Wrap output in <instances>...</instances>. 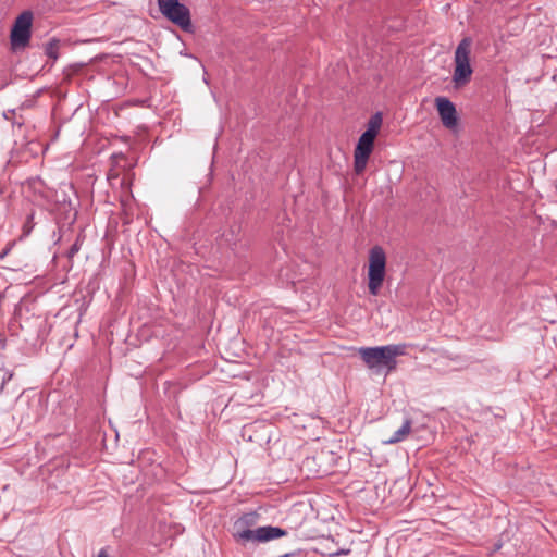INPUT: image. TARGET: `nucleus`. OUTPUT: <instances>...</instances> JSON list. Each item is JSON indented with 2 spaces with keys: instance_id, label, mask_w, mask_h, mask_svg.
Returning a JSON list of instances; mask_svg holds the SVG:
<instances>
[{
  "instance_id": "nucleus-1",
  "label": "nucleus",
  "mask_w": 557,
  "mask_h": 557,
  "mask_svg": "<svg viewBox=\"0 0 557 557\" xmlns=\"http://www.w3.org/2000/svg\"><path fill=\"white\" fill-rule=\"evenodd\" d=\"M358 354L366 367L375 374L387 375L397 367V357L406 354L405 344L359 347Z\"/></svg>"
},
{
  "instance_id": "nucleus-2",
  "label": "nucleus",
  "mask_w": 557,
  "mask_h": 557,
  "mask_svg": "<svg viewBox=\"0 0 557 557\" xmlns=\"http://www.w3.org/2000/svg\"><path fill=\"white\" fill-rule=\"evenodd\" d=\"M257 516L255 513H248L239 518L234 523V536L243 543H265L287 534V532L278 527H259L257 529H250L249 524L256 521Z\"/></svg>"
},
{
  "instance_id": "nucleus-3",
  "label": "nucleus",
  "mask_w": 557,
  "mask_h": 557,
  "mask_svg": "<svg viewBox=\"0 0 557 557\" xmlns=\"http://www.w3.org/2000/svg\"><path fill=\"white\" fill-rule=\"evenodd\" d=\"M386 271V255L381 246H374L369 251L368 288L376 296L383 285Z\"/></svg>"
},
{
  "instance_id": "nucleus-4",
  "label": "nucleus",
  "mask_w": 557,
  "mask_h": 557,
  "mask_svg": "<svg viewBox=\"0 0 557 557\" xmlns=\"http://www.w3.org/2000/svg\"><path fill=\"white\" fill-rule=\"evenodd\" d=\"M471 47V38L465 37L458 44L455 50V70L453 74V81L457 86L467 84L473 73V70L470 65Z\"/></svg>"
},
{
  "instance_id": "nucleus-5",
  "label": "nucleus",
  "mask_w": 557,
  "mask_h": 557,
  "mask_svg": "<svg viewBox=\"0 0 557 557\" xmlns=\"http://www.w3.org/2000/svg\"><path fill=\"white\" fill-rule=\"evenodd\" d=\"M158 7L169 21L180 26L184 32L193 30L189 9L180 0H158Z\"/></svg>"
},
{
  "instance_id": "nucleus-6",
  "label": "nucleus",
  "mask_w": 557,
  "mask_h": 557,
  "mask_svg": "<svg viewBox=\"0 0 557 557\" xmlns=\"http://www.w3.org/2000/svg\"><path fill=\"white\" fill-rule=\"evenodd\" d=\"M33 13L24 11L14 21L10 34V42L13 50L28 46L32 37Z\"/></svg>"
},
{
  "instance_id": "nucleus-7",
  "label": "nucleus",
  "mask_w": 557,
  "mask_h": 557,
  "mask_svg": "<svg viewBox=\"0 0 557 557\" xmlns=\"http://www.w3.org/2000/svg\"><path fill=\"white\" fill-rule=\"evenodd\" d=\"M374 139L369 135H363L358 139L357 146L354 151V169L357 174H361L367 166L369 158L373 151Z\"/></svg>"
},
{
  "instance_id": "nucleus-8",
  "label": "nucleus",
  "mask_w": 557,
  "mask_h": 557,
  "mask_svg": "<svg viewBox=\"0 0 557 557\" xmlns=\"http://www.w3.org/2000/svg\"><path fill=\"white\" fill-rule=\"evenodd\" d=\"M435 104L443 125L447 128H454L458 121L455 104L445 97H437Z\"/></svg>"
},
{
  "instance_id": "nucleus-9",
  "label": "nucleus",
  "mask_w": 557,
  "mask_h": 557,
  "mask_svg": "<svg viewBox=\"0 0 557 557\" xmlns=\"http://www.w3.org/2000/svg\"><path fill=\"white\" fill-rule=\"evenodd\" d=\"M411 432V421L409 419H406L401 426L394 432V434L386 441H384V444L392 445L399 442H403Z\"/></svg>"
},
{
  "instance_id": "nucleus-10",
  "label": "nucleus",
  "mask_w": 557,
  "mask_h": 557,
  "mask_svg": "<svg viewBox=\"0 0 557 557\" xmlns=\"http://www.w3.org/2000/svg\"><path fill=\"white\" fill-rule=\"evenodd\" d=\"M381 125H382V114L380 112H377L371 116V119L368 122L367 129L362 134L363 135L370 134V137L375 138L376 135L379 134Z\"/></svg>"
},
{
  "instance_id": "nucleus-11",
  "label": "nucleus",
  "mask_w": 557,
  "mask_h": 557,
  "mask_svg": "<svg viewBox=\"0 0 557 557\" xmlns=\"http://www.w3.org/2000/svg\"><path fill=\"white\" fill-rule=\"evenodd\" d=\"M85 239V236L83 234H79L74 242V244L71 246V248L67 251V257L72 259L82 248L83 242Z\"/></svg>"
},
{
  "instance_id": "nucleus-12",
  "label": "nucleus",
  "mask_w": 557,
  "mask_h": 557,
  "mask_svg": "<svg viewBox=\"0 0 557 557\" xmlns=\"http://www.w3.org/2000/svg\"><path fill=\"white\" fill-rule=\"evenodd\" d=\"M58 50H59V45H58L57 40H52V41L48 42L45 48L46 54L53 60L58 59Z\"/></svg>"
},
{
  "instance_id": "nucleus-13",
  "label": "nucleus",
  "mask_w": 557,
  "mask_h": 557,
  "mask_svg": "<svg viewBox=\"0 0 557 557\" xmlns=\"http://www.w3.org/2000/svg\"><path fill=\"white\" fill-rule=\"evenodd\" d=\"M349 553H350V549L342 548V549H338L335 552H330L327 554H329V556L334 557V556H345V555H348Z\"/></svg>"
},
{
  "instance_id": "nucleus-14",
  "label": "nucleus",
  "mask_w": 557,
  "mask_h": 557,
  "mask_svg": "<svg viewBox=\"0 0 557 557\" xmlns=\"http://www.w3.org/2000/svg\"><path fill=\"white\" fill-rule=\"evenodd\" d=\"M13 374L12 373H7L5 376L3 377V382H2V386L1 388H3L4 384L10 381L12 379Z\"/></svg>"
},
{
  "instance_id": "nucleus-15",
  "label": "nucleus",
  "mask_w": 557,
  "mask_h": 557,
  "mask_svg": "<svg viewBox=\"0 0 557 557\" xmlns=\"http://www.w3.org/2000/svg\"><path fill=\"white\" fill-rule=\"evenodd\" d=\"M10 251V248H7L4 249L3 251L0 252V260H2Z\"/></svg>"
},
{
  "instance_id": "nucleus-16",
  "label": "nucleus",
  "mask_w": 557,
  "mask_h": 557,
  "mask_svg": "<svg viewBox=\"0 0 557 557\" xmlns=\"http://www.w3.org/2000/svg\"><path fill=\"white\" fill-rule=\"evenodd\" d=\"M97 557H109V556H108V553L106 552V549H100Z\"/></svg>"
},
{
  "instance_id": "nucleus-17",
  "label": "nucleus",
  "mask_w": 557,
  "mask_h": 557,
  "mask_svg": "<svg viewBox=\"0 0 557 557\" xmlns=\"http://www.w3.org/2000/svg\"><path fill=\"white\" fill-rule=\"evenodd\" d=\"M112 176H113V170L110 171L109 178H111Z\"/></svg>"
},
{
  "instance_id": "nucleus-18",
  "label": "nucleus",
  "mask_w": 557,
  "mask_h": 557,
  "mask_svg": "<svg viewBox=\"0 0 557 557\" xmlns=\"http://www.w3.org/2000/svg\"><path fill=\"white\" fill-rule=\"evenodd\" d=\"M3 87H4V85H1V86H0V90H1Z\"/></svg>"
},
{
  "instance_id": "nucleus-19",
  "label": "nucleus",
  "mask_w": 557,
  "mask_h": 557,
  "mask_svg": "<svg viewBox=\"0 0 557 557\" xmlns=\"http://www.w3.org/2000/svg\"><path fill=\"white\" fill-rule=\"evenodd\" d=\"M288 555H284V556H281V557H287Z\"/></svg>"
}]
</instances>
